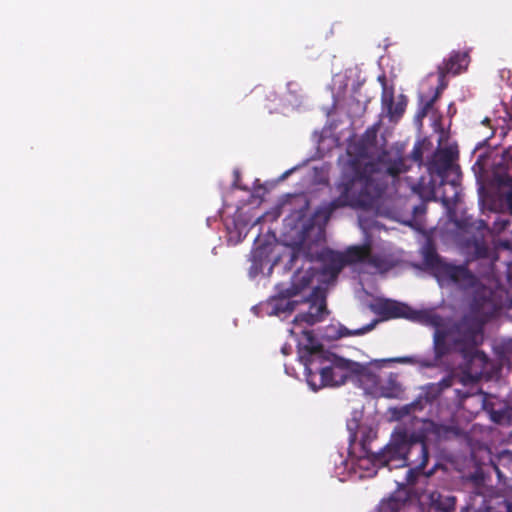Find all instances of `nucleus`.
<instances>
[{
	"label": "nucleus",
	"instance_id": "f257e3e1",
	"mask_svg": "<svg viewBox=\"0 0 512 512\" xmlns=\"http://www.w3.org/2000/svg\"><path fill=\"white\" fill-rule=\"evenodd\" d=\"M318 247L319 244L317 243L306 249V240L303 241L295 257L303 255L306 258L313 259L315 256H320L321 266L308 267L305 270L297 271L292 279V287L286 290L274 306V313L278 316L300 310L293 319L294 328L289 330L290 334L296 335L295 328L300 329L302 338L299 343L304 339V331L308 332L304 325L312 326L322 321L327 315L325 298L320 295L318 289L309 294V297L302 296L299 298V295L311 284L314 277H318V281L321 283L329 284L336 279L346 264L362 263L380 273L388 271L393 266L389 257L373 253L372 243L369 239L362 246L348 248L345 254L331 250L320 252ZM309 333L312 335L310 331Z\"/></svg>",
	"mask_w": 512,
	"mask_h": 512
},
{
	"label": "nucleus",
	"instance_id": "f03ea898",
	"mask_svg": "<svg viewBox=\"0 0 512 512\" xmlns=\"http://www.w3.org/2000/svg\"><path fill=\"white\" fill-rule=\"evenodd\" d=\"M441 274L462 289L473 291V304L471 311L460 321L446 320L433 312H424L422 321L435 329L433 335L436 358L456 351L470 358L471 365L467 366L460 381L464 384L475 382L481 375L483 355L476 347L482 342V328L484 323L493 315L496 303L492 291L478 282L474 275L464 266L450 264L441 265Z\"/></svg>",
	"mask_w": 512,
	"mask_h": 512
},
{
	"label": "nucleus",
	"instance_id": "7ed1b4c3",
	"mask_svg": "<svg viewBox=\"0 0 512 512\" xmlns=\"http://www.w3.org/2000/svg\"><path fill=\"white\" fill-rule=\"evenodd\" d=\"M300 358L306 368L307 382L314 391L324 386H340L352 378L354 361L325 352L306 331L300 342Z\"/></svg>",
	"mask_w": 512,
	"mask_h": 512
},
{
	"label": "nucleus",
	"instance_id": "20e7f679",
	"mask_svg": "<svg viewBox=\"0 0 512 512\" xmlns=\"http://www.w3.org/2000/svg\"><path fill=\"white\" fill-rule=\"evenodd\" d=\"M427 461L426 444L403 429L396 430L387 446L381 452L371 456L374 466L388 467L390 470L406 465L413 466L407 472V480L410 483L414 482L415 473L425 468Z\"/></svg>",
	"mask_w": 512,
	"mask_h": 512
},
{
	"label": "nucleus",
	"instance_id": "39448f33",
	"mask_svg": "<svg viewBox=\"0 0 512 512\" xmlns=\"http://www.w3.org/2000/svg\"><path fill=\"white\" fill-rule=\"evenodd\" d=\"M382 174L373 163L355 168L353 176L340 186V196L332 203V209L340 206L372 208L383 191Z\"/></svg>",
	"mask_w": 512,
	"mask_h": 512
},
{
	"label": "nucleus",
	"instance_id": "423d86ee",
	"mask_svg": "<svg viewBox=\"0 0 512 512\" xmlns=\"http://www.w3.org/2000/svg\"><path fill=\"white\" fill-rule=\"evenodd\" d=\"M457 158V151L453 148L442 150L436 159V170L442 178V185H449L453 191L452 195H448L446 190L443 192L442 201L445 206L455 203L459 194L457 178L459 177V167L454 163Z\"/></svg>",
	"mask_w": 512,
	"mask_h": 512
},
{
	"label": "nucleus",
	"instance_id": "0eeeda50",
	"mask_svg": "<svg viewBox=\"0 0 512 512\" xmlns=\"http://www.w3.org/2000/svg\"><path fill=\"white\" fill-rule=\"evenodd\" d=\"M410 361L411 359L407 357L388 358L379 360L376 359L367 364H362L354 361L352 365V379L358 382L367 393L373 395L375 389L377 388V383L379 382L380 379L379 371L386 363H407Z\"/></svg>",
	"mask_w": 512,
	"mask_h": 512
},
{
	"label": "nucleus",
	"instance_id": "6e6552de",
	"mask_svg": "<svg viewBox=\"0 0 512 512\" xmlns=\"http://www.w3.org/2000/svg\"><path fill=\"white\" fill-rule=\"evenodd\" d=\"M255 224L256 222L250 223L246 220L242 213H236L231 220H227L225 223L228 243L231 245L240 243Z\"/></svg>",
	"mask_w": 512,
	"mask_h": 512
},
{
	"label": "nucleus",
	"instance_id": "1a4fd4ad",
	"mask_svg": "<svg viewBox=\"0 0 512 512\" xmlns=\"http://www.w3.org/2000/svg\"><path fill=\"white\" fill-rule=\"evenodd\" d=\"M373 309L385 318H415V314L407 305L390 299H379L373 305Z\"/></svg>",
	"mask_w": 512,
	"mask_h": 512
},
{
	"label": "nucleus",
	"instance_id": "9d476101",
	"mask_svg": "<svg viewBox=\"0 0 512 512\" xmlns=\"http://www.w3.org/2000/svg\"><path fill=\"white\" fill-rule=\"evenodd\" d=\"M406 104L407 101L405 96L399 95L395 99L392 91L384 88L382 94V105L391 120H397L402 116L405 111Z\"/></svg>",
	"mask_w": 512,
	"mask_h": 512
},
{
	"label": "nucleus",
	"instance_id": "9b49d317",
	"mask_svg": "<svg viewBox=\"0 0 512 512\" xmlns=\"http://www.w3.org/2000/svg\"><path fill=\"white\" fill-rule=\"evenodd\" d=\"M402 393L403 388L397 379V375L391 373L385 379H379L373 395L376 397L399 398Z\"/></svg>",
	"mask_w": 512,
	"mask_h": 512
},
{
	"label": "nucleus",
	"instance_id": "f8f14e48",
	"mask_svg": "<svg viewBox=\"0 0 512 512\" xmlns=\"http://www.w3.org/2000/svg\"><path fill=\"white\" fill-rule=\"evenodd\" d=\"M468 65L466 54H454L444 67H439L440 79L447 73L458 74L461 70L465 69Z\"/></svg>",
	"mask_w": 512,
	"mask_h": 512
},
{
	"label": "nucleus",
	"instance_id": "ddd939ff",
	"mask_svg": "<svg viewBox=\"0 0 512 512\" xmlns=\"http://www.w3.org/2000/svg\"><path fill=\"white\" fill-rule=\"evenodd\" d=\"M495 469L499 477L512 478V451L503 450L498 454Z\"/></svg>",
	"mask_w": 512,
	"mask_h": 512
},
{
	"label": "nucleus",
	"instance_id": "4468645a",
	"mask_svg": "<svg viewBox=\"0 0 512 512\" xmlns=\"http://www.w3.org/2000/svg\"><path fill=\"white\" fill-rule=\"evenodd\" d=\"M430 503L433 507L443 512H451L455 507V498L453 496H444L438 492H432L429 495Z\"/></svg>",
	"mask_w": 512,
	"mask_h": 512
},
{
	"label": "nucleus",
	"instance_id": "2eb2a0df",
	"mask_svg": "<svg viewBox=\"0 0 512 512\" xmlns=\"http://www.w3.org/2000/svg\"><path fill=\"white\" fill-rule=\"evenodd\" d=\"M401 505V502L395 498L383 500L378 507V512H398Z\"/></svg>",
	"mask_w": 512,
	"mask_h": 512
},
{
	"label": "nucleus",
	"instance_id": "dca6fc26",
	"mask_svg": "<svg viewBox=\"0 0 512 512\" xmlns=\"http://www.w3.org/2000/svg\"><path fill=\"white\" fill-rule=\"evenodd\" d=\"M247 257V261L250 262L248 276L250 279H254L256 277V238L253 241V246L251 247Z\"/></svg>",
	"mask_w": 512,
	"mask_h": 512
},
{
	"label": "nucleus",
	"instance_id": "f3484780",
	"mask_svg": "<svg viewBox=\"0 0 512 512\" xmlns=\"http://www.w3.org/2000/svg\"><path fill=\"white\" fill-rule=\"evenodd\" d=\"M359 226L365 234L374 228H378V222L370 221L364 214H360L358 217Z\"/></svg>",
	"mask_w": 512,
	"mask_h": 512
},
{
	"label": "nucleus",
	"instance_id": "a211bd4d",
	"mask_svg": "<svg viewBox=\"0 0 512 512\" xmlns=\"http://www.w3.org/2000/svg\"><path fill=\"white\" fill-rule=\"evenodd\" d=\"M385 171L391 175V176H396L398 174H400L401 172L405 171V166H404V163H403V160L400 159L398 162H396L395 164L393 165H390V166H387L385 168Z\"/></svg>",
	"mask_w": 512,
	"mask_h": 512
},
{
	"label": "nucleus",
	"instance_id": "6ab92c4d",
	"mask_svg": "<svg viewBox=\"0 0 512 512\" xmlns=\"http://www.w3.org/2000/svg\"><path fill=\"white\" fill-rule=\"evenodd\" d=\"M491 419L495 423L502 424L506 421H508V415L506 411H492L491 412Z\"/></svg>",
	"mask_w": 512,
	"mask_h": 512
},
{
	"label": "nucleus",
	"instance_id": "aec40b11",
	"mask_svg": "<svg viewBox=\"0 0 512 512\" xmlns=\"http://www.w3.org/2000/svg\"><path fill=\"white\" fill-rule=\"evenodd\" d=\"M417 407V404L416 403H413L411 405H407V406H404L403 408H401L399 411L398 410H394L393 411V415L396 417V418H400L402 417L403 415H406V414H409L411 410H414L416 409Z\"/></svg>",
	"mask_w": 512,
	"mask_h": 512
},
{
	"label": "nucleus",
	"instance_id": "412c9836",
	"mask_svg": "<svg viewBox=\"0 0 512 512\" xmlns=\"http://www.w3.org/2000/svg\"><path fill=\"white\" fill-rule=\"evenodd\" d=\"M378 323V320H373L370 324H368L367 326L363 327V328H360V329H357L353 332V334H363L365 332H368L370 330H372L375 325Z\"/></svg>",
	"mask_w": 512,
	"mask_h": 512
},
{
	"label": "nucleus",
	"instance_id": "4be33fe9",
	"mask_svg": "<svg viewBox=\"0 0 512 512\" xmlns=\"http://www.w3.org/2000/svg\"><path fill=\"white\" fill-rule=\"evenodd\" d=\"M474 398L481 403V406L483 408H485V399H484V396L482 394H477L474 396Z\"/></svg>",
	"mask_w": 512,
	"mask_h": 512
},
{
	"label": "nucleus",
	"instance_id": "5701e85b",
	"mask_svg": "<svg viewBox=\"0 0 512 512\" xmlns=\"http://www.w3.org/2000/svg\"><path fill=\"white\" fill-rule=\"evenodd\" d=\"M507 200H508V203H509L510 211L512 213V191L508 194Z\"/></svg>",
	"mask_w": 512,
	"mask_h": 512
},
{
	"label": "nucleus",
	"instance_id": "b1692460",
	"mask_svg": "<svg viewBox=\"0 0 512 512\" xmlns=\"http://www.w3.org/2000/svg\"><path fill=\"white\" fill-rule=\"evenodd\" d=\"M504 506L507 512H512V504L510 502H504Z\"/></svg>",
	"mask_w": 512,
	"mask_h": 512
},
{
	"label": "nucleus",
	"instance_id": "393cba45",
	"mask_svg": "<svg viewBox=\"0 0 512 512\" xmlns=\"http://www.w3.org/2000/svg\"><path fill=\"white\" fill-rule=\"evenodd\" d=\"M418 154H419L418 152H415V153H414L415 160H418V159H419V155H418Z\"/></svg>",
	"mask_w": 512,
	"mask_h": 512
},
{
	"label": "nucleus",
	"instance_id": "a878e982",
	"mask_svg": "<svg viewBox=\"0 0 512 512\" xmlns=\"http://www.w3.org/2000/svg\"><path fill=\"white\" fill-rule=\"evenodd\" d=\"M251 311H253L254 313H256V306H252V307H251Z\"/></svg>",
	"mask_w": 512,
	"mask_h": 512
},
{
	"label": "nucleus",
	"instance_id": "bb28decb",
	"mask_svg": "<svg viewBox=\"0 0 512 512\" xmlns=\"http://www.w3.org/2000/svg\"><path fill=\"white\" fill-rule=\"evenodd\" d=\"M418 210H421V212H423L422 207H415V211H418Z\"/></svg>",
	"mask_w": 512,
	"mask_h": 512
},
{
	"label": "nucleus",
	"instance_id": "cd10ccee",
	"mask_svg": "<svg viewBox=\"0 0 512 512\" xmlns=\"http://www.w3.org/2000/svg\"><path fill=\"white\" fill-rule=\"evenodd\" d=\"M282 351H283V353H284V354H287V353H288V352H287V349H286L285 347L282 349Z\"/></svg>",
	"mask_w": 512,
	"mask_h": 512
},
{
	"label": "nucleus",
	"instance_id": "c85d7f7f",
	"mask_svg": "<svg viewBox=\"0 0 512 512\" xmlns=\"http://www.w3.org/2000/svg\"><path fill=\"white\" fill-rule=\"evenodd\" d=\"M445 85L443 83H441L439 89H444Z\"/></svg>",
	"mask_w": 512,
	"mask_h": 512
},
{
	"label": "nucleus",
	"instance_id": "c756f323",
	"mask_svg": "<svg viewBox=\"0 0 512 512\" xmlns=\"http://www.w3.org/2000/svg\"><path fill=\"white\" fill-rule=\"evenodd\" d=\"M363 465H364V460H362L361 463H360L361 467H363Z\"/></svg>",
	"mask_w": 512,
	"mask_h": 512
}]
</instances>
